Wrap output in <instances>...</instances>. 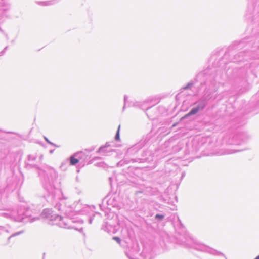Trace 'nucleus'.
Listing matches in <instances>:
<instances>
[{
  "instance_id": "f257e3e1",
  "label": "nucleus",
  "mask_w": 259,
  "mask_h": 259,
  "mask_svg": "<svg viewBox=\"0 0 259 259\" xmlns=\"http://www.w3.org/2000/svg\"><path fill=\"white\" fill-rule=\"evenodd\" d=\"M199 110V108L198 107L193 108L190 112L186 115V116H190L193 114L197 113Z\"/></svg>"
},
{
  "instance_id": "39448f33",
  "label": "nucleus",
  "mask_w": 259,
  "mask_h": 259,
  "mask_svg": "<svg viewBox=\"0 0 259 259\" xmlns=\"http://www.w3.org/2000/svg\"><path fill=\"white\" fill-rule=\"evenodd\" d=\"M156 218L159 219H162L163 218V216L159 214H157L156 215Z\"/></svg>"
},
{
  "instance_id": "f03ea898",
  "label": "nucleus",
  "mask_w": 259,
  "mask_h": 259,
  "mask_svg": "<svg viewBox=\"0 0 259 259\" xmlns=\"http://www.w3.org/2000/svg\"><path fill=\"white\" fill-rule=\"evenodd\" d=\"M79 162V160H78L77 159L75 158L73 156H71L70 158V165H75L76 164H77V163H78Z\"/></svg>"
},
{
  "instance_id": "7ed1b4c3",
  "label": "nucleus",
  "mask_w": 259,
  "mask_h": 259,
  "mask_svg": "<svg viewBox=\"0 0 259 259\" xmlns=\"http://www.w3.org/2000/svg\"><path fill=\"white\" fill-rule=\"evenodd\" d=\"M119 130H120V126L118 127V129L117 131V132L116 133L115 139L117 140H119Z\"/></svg>"
},
{
  "instance_id": "423d86ee",
  "label": "nucleus",
  "mask_w": 259,
  "mask_h": 259,
  "mask_svg": "<svg viewBox=\"0 0 259 259\" xmlns=\"http://www.w3.org/2000/svg\"><path fill=\"white\" fill-rule=\"evenodd\" d=\"M254 259H259V255Z\"/></svg>"
},
{
  "instance_id": "20e7f679",
  "label": "nucleus",
  "mask_w": 259,
  "mask_h": 259,
  "mask_svg": "<svg viewBox=\"0 0 259 259\" xmlns=\"http://www.w3.org/2000/svg\"><path fill=\"white\" fill-rule=\"evenodd\" d=\"M113 239L116 241L119 244L120 243L121 240L119 237H113Z\"/></svg>"
}]
</instances>
